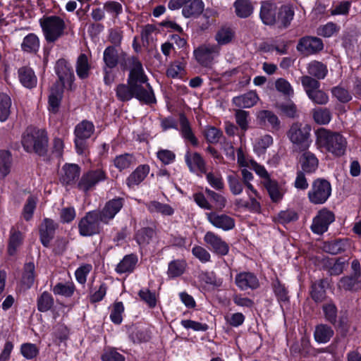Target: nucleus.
Masks as SVG:
<instances>
[{
    "instance_id": "55",
    "label": "nucleus",
    "mask_w": 361,
    "mask_h": 361,
    "mask_svg": "<svg viewBox=\"0 0 361 361\" xmlns=\"http://www.w3.org/2000/svg\"><path fill=\"white\" fill-rule=\"evenodd\" d=\"M313 118L317 123L319 125H326L330 122L331 115L327 109L318 108L314 109Z\"/></svg>"
},
{
    "instance_id": "58",
    "label": "nucleus",
    "mask_w": 361,
    "mask_h": 361,
    "mask_svg": "<svg viewBox=\"0 0 361 361\" xmlns=\"http://www.w3.org/2000/svg\"><path fill=\"white\" fill-rule=\"evenodd\" d=\"M300 80L307 96L320 87V83L319 81L310 76H302L301 77Z\"/></svg>"
},
{
    "instance_id": "4",
    "label": "nucleus",
    "mask_w": 361,
    "mask_h": 361,
    "mask_svg": "<svg viewBox=\"0 0 361 361\" xmlns=\"http://www.w3.org/2000/svg\"><path fill=\"white\" fill-rule=\"evenodd\" d=\"M310 125L299 122L292 124L287 135L296 150H307L312 144Z\"/></svg>"
},
{
    "instance_id": "59",
    "label": "nucleus",
    "mask_w": 361,
    "mask_h": 361,
    "mask_svg": "<svg viewBox=\"0 0 361 361\" xmlns=\"http://www.w3.org/2000/svg\"><path fill=\"white\" fill-rule=\"evenodd\" d=\"M54 300L50 293L44 292L37 300V307L40 312H47L51 309Z\"/></svg>"
},
{
    "instance_id": "44",
    "label": "nucleus",
    "mask_w": 361,
    "mask_h": 361,
    "mask_svg": "<svg viewBox=\"0 0 361 361\" xmlns=\"http://www.w3.org/2000/svg\"><path fill=\"white\" fill-rule=\"evenodd\" d=\"M234 37V32L230 27H221L215 35V39L219 47L230 43Z\"/></svg>"
},
{
    "instance_id": "35",
    "label": "nucleus",
    "mask_w": 361,
    "mask_h": 361,
    "mask_svg": "<svg viewBox=\"0 0 361 361\" xmlns=\"http://www.w3.org/2000/svg\"><path fill=\"white\" fill-rule=\"evenodd\" d=\"M294 10L290 5L282 6L279 12L276 21L283 27H288L293 19Z\"/></svg>"
},
{
    "instance_id": "46",
    "label": "nucleus",
    "mask_w": 361,
    "mask_h": 361,
    "mask_svg": "<svg viewBox=\"0 0 361 361\" xmlns=\"http://www.w3.org/2000/svg\"><path fill=\"white\" fill-rule=\"evenodd\" d=\"M23 235L20 231H13L11 233L8 253L9 255H14L23 242Z\"/></svg>"
},
{
    "instance_id": "15",
    "label": "nucleus",
    "mask_w": 361,
    "mask_h": 361,
    "mask_svg": "<svg viewBox=\"0 0 361 361\" xmlns=\"http://www.w3.org/2000/svg\"><path fill=\"white\" fill-rule=\"evenodd\" d=\"M322 49V41L314 37H302L297 45L298 51L306 55L315 54Z\"/></svg>"
},
{
    "instance_id": "7",
    "label": "nucleus",
    "mask_w": 361,
    "mask_h": 361,
    "mask_svg": "<svg viewBox=\"0 0 361 361\" xmlns=\"http://www.w3.org/2000/svg\"><path fill=\"white\" fill-rule=\"evenodd\" d=\"M331 194V185L322 178L316 179L308 192V199L314 204H322L326 202Z\"/></svg>"
},
{
    "instance_id": "64",
    "label": "nucleus",
    "mask_w": 361,
    "mask_h": 361,
    "mask_svg": "<svg viewBox=\"0 0 361 361\" xmlns=\"http://www.w3.org/2000/svg\"><path fill=\"white\" fill-rule=\"evenodd\" d=\"M227 180L229 189L233 195H238L242 193L243 190V186L238 177L233 175H229L227 177Z\"/></svg>"
},
{
    "instance_id": "62",
    "label": "nucleus",
    "mask_w": 361,
    "mask_h": 361,
    "mask_svg": "<svg viewBox=\"0 0 361 361\" xmlns=\"http://www.w3.org/2000/svg\"><path fill=\"white\" fill-rule=\"evenodd\" d=\"M205 192L214 203L216 209L221 211L226 207L227 200L223 195L210 189H206Z\"/></svg>"
},
{
    "instance_id": "18",
    "label": "nucleus",
    "mask_w": 361,
    "mask_h": 361,
    "mask_svg": "<svg viewBox=\"0 0 361 361\" xmlns=\"http://www.w3.org/2000/svg\"><path fill=\"white\" fill-rule=\"evenodd\" d=\"M236 286L243 290L255 289L259 283L257 276L251 272H241L235 279Z\"/></svg>"
},
{
    "instance_id": "19",
    "label": "nucleus",
    "mask_w": 361,
    "mask_h": 361,
    "mask_svg": "<svg viewBox=\"0 0 361 361\" xmlns=\"http://www.w3.org/2000/svg\"><path fill=\"white\" fill-rule=\"evenodd\" d=\"M185 159L190 171L206 173V163L200 154L197 152H187Z\"/></svg>"
},
{
    "instance_id": "20",
    "label": "nucleus",
    "mask_w": 361,
    "mask_h": 361,
    "mask_svg": "<svg viewBox=\"0 0 361 361\" xmlns=\"http://www.w3.org/2000/svg\"><path fill=\"white\" fill-rule=\"evenodd\" d=\"M299 151L303 152L299 159L302 171L308 173H314L319 166V160L315 154L307 149Z\"/></svg>"
},
{
    "instance_id": "37",
    "label": "nucleus",
    "mask_w": 361,
    "mask_h": 361,
    "mask_svg": "<svg viewBox=\"0 0 361 361\" xmlns=\"http://www.w3.org/2000/svg\"><path fill=\"white\" fill-rule=\"evenodd\" d=\"M12 157L6 150L0 151V180L4 179L11 172Z\"/></svg>"
},
{
    "instance_id": "2",
    "label": "nucleus",
    "mask_w": 361,
    "mask_h": 361,
    "mask_svg": "<svg viewBox=\"0 0 361 361\" xmlns=\"http://www.w3.org/2000/svg\"><path fill=\"white\" fill-rule=\"evenodd\" d=\"M316 145L318 148L325 149L334 156L340 157L345 152L347 141L340 133L320 128L316 132Z\"/></svg>"
},
{
    "instance_id": "39",
    "label": "nucleus",
    "mask_w": 361,
    "mask_h": 361,
    "mask_svg": "<svg viewBox=\"0 0 361 361\" xmlns=\"http://www.w3.org/2000/svg\"><path fill=\"white\" fill-rule=\"evenodd\" d=\"M116 96L121 101H128L133 97L136 98L137 92L135 89L133 88L131 85L121 84L116 87Z\"/></svg>"
},
{
    "instance_id": "25",
    "label": "nucleus",
    "mask_w": 361,
    "mask_h": 361,
    "mask_svg": "<svg viewBox=\"0 0 361 361\" xmlns=\"http://www.w3.org/2000/svg\"><path fill=\"white\" fill-rule=\"evenodd\" d=\"M63 96V87L55 85L51 87L49 96V111L52 114H56L59 111L61 101Z\"/></svg>"
},
{
    "instance_id": "33",
    "label": "nucleus",
    "mask_w": 361,
    "mask_h": 361,
    "mask_svg": "<svg viewBox=\"0 0 361 361\" xmlns=\"http://www.w3.org/2000/svg\"><path fill=\"white\" fill-rule=\"evenodd\" d=\"M307 73L318 80L324 79L327 73L328 68L322 62L312 61L307 64Z\"/></svg>"
},
{
    "instance_id": "42",
    "label": "nucleus",
    "mask_w": 361,
    "mask_h": 361,
    "mask_svg": "<svg viewBox=\"0 0 361 361\" xmlns=\"http://www.w3.org/2000/svg\"><path fill=\"white\" fill-rule=\"evenodd\" d=\"M185 63L183 61H176L169 65L166 75L172 78H182L185 74Z\"/></svg>"
},
{
    "instance_id": "10",
    "label": "nucleus",
    "mask_w": 361,
    "mask_h": 361,
    "mask_svg": "<svg viewBox=\"0 0 361 361\" xmlns=\"http://www.w3.org/2000/svg\"><path fill=\"white\" fill-rule=\"evenodd\" d=\"M55 71L60 81V84L56 85L71 90L74 80V74L68 61L65 59L58 60L56 63Z\"/></svg>"
},
{
    "instance_id": "1",
    "label": "nucleus",
    "mask_w": 361,
    "mask_h": 361,
    "mask_svg": "<svg viewBox=\"0 0 361 361\" xmlns=\"http://www.w3.org/2000/svg\"><path fill=\"white\" fill-rule=\"evenodd\" d=\"M129 63L130 67L128 83L138 91L136 99L147 104L155 103L153 90L147 82V77L145 74L142 63L135 58L130 59Z\"/></svg>"
},
{
    "instance_id": "32",
    "label": "nucleus",
    "mask_w": 361,
    "mask_h": 361,
    "mask_svg": "<svg viewBox=\"0 0 361 361\" xmlns=\"http://www.w3.org/2000/svg\"><path fill=\"white\" fill-rule=\"evenodd\" d=\"M137 262V257L135 255H128L118 264L116 271L118 274L132 272Z\"/></svg>"
},
{
    "instance_id": "53",
    "label": "nucleus",
    "mask_w": 361,
    "mask_h": 361,
    "mask_svg": "<svg viewBox=\"0 0 361 361\" xmlns=\"http://www.w3.org/2000/svg\"><path fill=\"white\" fill-rule=\"evenodd\" d=\"M347 247H348V243L347 240H339L327 243L325 245L324 249L326 252L332 255H337L343 251H345Z\"/></svg>"
},
{
    "instance_id": "22",
    "label": "nucleus",
    "mask_w": 361,
    "mask_h": 361,
    "mask_svg": "<svg viewBox=\"0 0 361 361\" xmlns=\"http://www.w3.org/2000/svg\"><path fill=\"white\" fill-rule=\"evenodd\" d=\"M276 6L270 1L262 3L260 9V18L264 24L271 25L276 22Z\"/></svg>"
},
{
    "instance_id": "13",
    "label": "nucleus",
    "mask_w": 361,
    "mask_h": 361,
    "mask_svg": "<svg viewBox=\"0 0 361 361\" xmlns=\"http://www.w3.org/2000/svg\"><path fill=\"white\" fill-rule=\"evenodd\" d=\"M207 221L215 228L221 229L224 231H231L235 226V219L225 214H218L215 212H211L206 214Z\"/></svg>"
},
{
    "instance_id": "17",
    "label": "nucleus",
    "mask_w": 361,
    "mask_h": 361,
    "mask_svg": "<svg viewBox=\"0 0 361 361\" xmlns=\"http://www.w3.org/2000/svg\"><path fill=\"white\" fill-rule=\"evenodd\" d=\"M80 168L74 164H65L61 171L60 181L64 185H73L80 176Z\"/></svg>"
},
{
    "instance_id": "63",
    "label": "nucleus",
    "mask_w": 361,
    "mask_h": 361,
    "mask_svg": "<svg viewBox=\"0 0 361 361\" xmlns=\"http://www.w3.org/2000/svg\"><path fill=\"white\" fill-rule=\"evenodd\" d=\"M20 352L26 359H32L37 355L39 350L35 344L27 343L21 345Z\"/></svg>"
},
{
    "instance_id": "5",
    "label": "nucleus",
    "mask_w": 361,
    "mask_h": 361,
    "mask_svg": "<svg viewBox=\"0 0 361 361\" xmlns=\"http://www.w3.org/2000/svg\"><path fill=\"white\" fill-rule=\"evenodd\" d=\"M39 23L45 39L54 42L60 38L66 27L64 20L56 16H45L39 20Z\"/></svg>"
},
{
    "instance_id": "3",
    "label": "nucleus",
    "mask_w": 361,
    "mask_h": 361,
    "mask_svg": "<svg viewBox=\"0 0 361 361\" xmlns=\"http://www.w3.org/2000/svg\"><path fill=\"white\" fill-rule=\"evenodd\" d=\"M47 142L46 133L34 128H27L22 137V145L27 152L44 153Z\"/></svg>"
},
{
    "instance_id": "41",
    "label": "nucleus",
    "mask_w": 361,
    "mask_h": 361,
    "mask_svg": "<svg viewBox=\"0 0 361 361\" xmlns=\"http://www.w3.org/2000/svg\"><path fill=\"white\" fill-rule=\"evenodd\" d=\"M264 185L273 202H279L282 199L284 192L276 181L271 180Z\"/></svg>"
},
{
    "instance_id": "51",
    "label": "nucleus",
    "mask_w": 361,
    "mask_h": 361,
    "mask_svg": "<svg viewBox=\"0 0 361 361\" xmlns=\"http://www.w3.org/2000/svg\"><path fill=\"white\" fill-rule=\"evenodd\" d=\"M90 66L87 57L85 54H80L77 61L76 72L79 78H85L89 75Z\"/></svg>"
},
{
    "instance_id": "30",
    "label": "nucleus",
    "mask_w": 361,
    "mask_h": 361,
    "mask_svg": "<svg viewBox=\"0 0 361 361\" xmlns=\"http://www.w3.org/2000/svg\"><path fill=\"white\" fill-rule=\"evenodd\" d=\"M18 78L21 84L27 88H33L37 82V77L34 71L27 67H23L18 70Z\"/></svg>"
},
{
    "instance_id": "45",
    "label": "nucleus",
    "mask_w": 361,
    "mask_h": 361,
    "mask_svg": "<svg viewBox=\"0 0 361 361\" xmlns=\"http://www.w3.org/2000/svg\"><path fill=\"white\" fill-rule=\"evenodd\" d=\"M206 176V179L209 185L216 189V190H221L224 187V183L223 180L222 176L221 173L218 171H209L204 173Z\"/></svg>"
},
{
    "instance_id": "57",
    "label": "nucleus",
    "mask_w": 361,
    "mask_h": 361,
    "mask_svg": "<svg viewBox=\"0 0 361 361\" xmlns=\"http://www.w3.org/2000/svg\"><path fill=\"white\" fill-rule=\"evenodd\" d=\"M118 53L114 47H109L104 51V61L109 68L115 67L118 63Z\"/></svg>"
},
{
    "instance_id": "61",
    "label": "nucleus",
    "mask_w": 361,
    "mask_h": 361,
    "mask_svg": "<svg viewBox=\"0 0 361 361\" xmlns=\"http://www.w3.org/2000/svg\"><path fill=\"white\" fill-rule=\"evenodd\" d=\"M37 204V198L34 196H30L24 206L23 211V217L25 220L29 221L32 219Z\"/></svg>"
},
{
    "instance_id": "50",
    "label": "nucleus",
    "mask_w": 361,
    "mask_h": 361,
    "mask_svg": "<svg viewBox=\"0 0 361 361\" xmlns=\"http://www.w3.org/2000/svg\"><path fill=\"white\" fill-rule=\"evenodd\" d=\"M75 291V286L72 282L59 283L53 288V292L55 295H59L64 297H71Z\"/></svg>"
},
{
    "instance_id": "14",
    "label": "nucleus",
    "mask_w": 361,
    "mask_h": 361,
    "mask_svg": "<svg viewBox=\"0 0 361 361\" xmlns=\"http://www.w3.org/2000/svg\"><path fill=\"white\" fill-rule=\"evenodd\" d=\"M204 240L217 255H226L229 251L228 245L214 232H207L204 236Z\"/></svg>"
},
{
    "instance_id": "54",
    "label": "nucleus",
    "mask_w": 361,
    "mask_h": 361,
    "mask_svg": "<svg viewBox=\"0 0 361 361\" xmlns=\"http://www.w3.org/2000/svg\"><path fill=\"white\" fill-rule=\"evenodd\" d=\"M275 88L280 93L287 97H293L294 90L290 83L284 78H280L275 81Z\"/></svg>"
},
{
    "instance_id": "36",
    "label": "nucleus",
    "mask_w": 361,
    "mask_h": 361,
    "mask_svg": "<svg viewBox=\"0 0 361 361\" xmlns=\"http://www.w3.org/2000/svg\"><path fill=\"white\" fill-rule=\"evenodd\" d=\"M147 207L151 213H159L162 216H171L174 213V209L171 206L158 201L149 202Z\"/></svg>"
},
{
    "instance_id": "48",
    "label": "nucleus",
    "mask_w": 361,
    "mask_h": 361,
    "mask_svg": "<svg viewBox=\"0 0 361 361\" xmlns=\"http://www.w3.org/2000/svg\"><path fill=\"white\" fill-rule=\"evenodd\" d=\"M35 281V264L33 262H28L25 264L24 271L22 277V283L26 288H30Z\"/></svg>"
},
{
    "instance_id": "24",
    "label": "nucleus",
    "mask_w": 361,
    "mask_h": 361,
    "mask_svg": "<svg viewBox=\"0 0 361 361\" xmlns=\"http://www.w3.org/2000/svg\"><path fill=\"white\" fill-rule=\"evenodd\" d=\"M55 229L56 224L54 221L49 219H45L44 220L40 226L39 233L42 243L44 246H48L50 240L54 236Z\"/></svg>"
},
{
    "instance_id": "27",
    "label": "nucleus",
    "mask_w": 361,
    "mask_h": 361,
    "mask_svg": "<svg viewBox=\"0 0 361 361\" xmlns=\"http://www.w3.org/2000/svg\"><path fill=\"white\" fill-rule=\"evenodd\" d=\"M233 7L235 15L240 18L250 17L254 11V6L250 0H235Z\"/></svg>"
},
{
    "instance_id": "56",
    "label": "nucleus",
    "mask_w": 361,
    "mask_h": 361,
    "mask_svg": "<svg viewBox=\"0 0 361 361\" xmlns=\"http://www.w3.org/2000/svg\"><path fill=\"white\" fill-rule=\"evenodd\" d=\"M133 157L130 154H124L116 156L114 159V165L119 171H123L130 167L133 163Z\"/></svg>"
},
{
    "instance_id": "16",
    "label": "nucleus",
    "mask_w": 361,
    "mask_h": 361,
    "mask_svg": "<svg viewBox=\"0 0 361 361\" xmlns=\"http://www.w3.org/2000/svg\"><path fill=\"white\" fill-rule=\"evenodd\" d=\"M123 202L122 198H114L107 202L103 209L99 212V219L102 223L107 224L113 219L116 214L123 207Z\"/></svg>"
},
{
    "instance_id": "12",
    "label": "nucleus",
    "mask_w": 361,
    "mask_h": 361,
    "mask_svg": "<svg viewBox=\"0 0 361 361\" xmlns=\"http://www.w3.org/2000/svg\"><path fill=\"white\" fill-rule=\"evenodd\" d=\"M106 178V173L102 169L90 171L82 175L78 183V188L81 190L87 192L99 182L104 180Z\"/></svg>"
},
{
    "instance_id": "29",
    "label": "nucleus",
    "mask_w": 361,
    "mask_h": 361,
    "mask_svg": "<svg viewBox=\"0 0 361 361\" xmlns=\"http://www.w3.org/2000/svg\"><path fill=\"white\" fill-rule=\"evenodd\" d=\"M274 140L271 135L265 134L256 137L253 142V150L258 156L265 154L267 149L272 145Z\"/></svg>"
},
{
    "instance_id": "28",
    "label": "nucleus",
    "mask_w": 361,
    "mask_h": 361,
    "mask_svg": "<svg viewBox=\"0 0 361 361\" xmlns=\"http://www.w3.org/2000/svg\"><path fill=\"white\" fill-rule=\"evenodd\" d=\"M334 331L333 329L326 324H319L316 326L314 337L318 343H326L333 337Z\"/></svg>"
},
{
    "instance_id": "52",
    "label": "nucleus",
    "mask_w": 361,
    "mask_h": 361,
    "mask_svg": "<svg viewBox=\"0 0 361 361\" xmlns=\"http://www.w3.org/2000/svg\"><path fill=\"white\" fill-rule=\"evenodd\" d=\"M154 235L153 229L144 228L137 231L135 238L140 245L145 246L150 243Z\"/></svg>"
},
{
    "instance_id": "6",
    "label": "nucleus",
    "mask_w": 361,
    "mask_h": 361,
    "mask_svg": "<svg viewBox=\"0 0 361 361\" xmlns=\"http://www.w3.org/2000/svg\"><path fill=\"white\" fill-rule=\"evenodd\" d=\"M221 47L215 44L204 42L193 51V56L197 62L202 66L210 67L220 55Z\"/></svg>"
},
{
    "instance_id": "38",
    "label": "nucleus",
    "mask_w": 361,
    "mask_h": 361,
    "mask_svg": "<svg viewBox=\"0 0 361 361\" xmlns=\"http://www.w3.org/2000/svg\"><path fill=\"white\" fill-rule=\"evenodd\" d=\"M187 264L185 260L176 259L169 264L167 274L170 278H175L182 275L186 268Z\"/></svg>"
},
{
    "instance_id": "40",
    "label": "nucleus",
    "mask_w": 361,
    "mask_h": 361,
    "mask_svg": "<svg viewBox=\"0 0 361 361\" xmlns=\"http://www.w3.org/2000/svg\"><path fill=\"white\" fill-rule=\"evenodd\" d=\"M180 131L182 136L189 140L192 145H196L197 144V139L194 136L190 123L185 116L180 115Z\"/></svg>"
},
{
    "instance_id": "8",
    "label": "nucleus",
    "mask_w": 361,
    "mask_h": 361,
    "mask_svg": "<svg viewBox=\"0 0 361 361\" xmlns=\"http://www.w3.org/2000/svg\"><path fill=\"white\" fill-rule=\"evenodd\" d=\"M94 132L93 123L88 121H82L75 128V145L77 152L82 154L86 148L85 140L90 138Z\"/></svg>"
},
{
    "instance_id": "9",
    "label": "nucleus",
    "mask_w": 361,
    "mask_h": 361,
    "mask_svg": "<svg viewBox=\"0 0 361 361\" xmlns=\"http://www.w3.org/2000/svg\"><path fill=\"white\" fill-rule=\"evenodd\" d=\"M99 214L98 212H88L79 222V233L82 236H90L100 230Z\"/></svg>"
},
{
    "instance_id": "11",
    "label": "nucleus",
    "mask_w": 361,
    "mask_h": 361,
    "mask_svg": "<svg viewBox=\"0 0 361 361\" xmlns=\"http://www.w3.org/2000/svg\"><path fill=\"white\" fill-rule=\"evenodd\" d=\"M335 220L334 214L326 209H322L313 219L311 229L316 234H322L328 230L329 226Z\"/></svg>"
},
{
    "instance_id": "34",
    "label": "nucleus",
    "mask_w": 361,
    "mask_h": 361,
    "mask_svg": "<svg viewBox=\"0 0 361 361\" xmlns=\"http://www.w3.org/2000/svg\"><path fill=\"white\" fill-rule=\"evenodd\" d=\"M204 8V4L202 0H193L183 7L182 13L185 18L197 17L203 12Z\"/></svg>"
},
{
    "instance_id": "47",
    "label": "nucleus",
    "mask_w": 361,
    "mask_h": 361,
    "mask_svg": "<svg viewBox=\"0 0 361 361\" xmlns=\"http://www.w3.org/2000/svg\"><path fill=\"white\" fill-rule=\"evenodd\" d=\"M11 99L4 93H0V121H5L11 113Z\"/></svg>"
},
{
    "instance_id": "26",
    "label": "nucleus",
    "mask_w": 361,
    "mask_h": 361,
    "mask_svg": "<svg viewBox=\"0 0 361 361\" xmlns=\"http://www.w3.org/2000/svg\"><path fill=\"white\" fill-rule=\"evenodd\" d=\"M361 287V277L351 275L342 277L338 283V288L345 291H357Z\"/></svg>"
},
{
    "instance_id": "43",
    "label": "nucleus",
    "mask_w": 361,
    "mask_h": 361,
    "mask_svg": "<svg viewBox=\"0 0 361 361\" xmlns=\"http://www.w3.org/2000/svg\"><path fill=\"white\" fill-rule=\"evenodd\" d=\"M24 51L36 52L39 48V40L36 35L30 33L25 36L21 44Z\"/></svg>"
},
{
    "instance_id": "31",
    "label": "nucleus",
    "mask_w": 361,
    "mask_h": 361,
    "mask_svg": "<svg viewBox=\"0 0 361 361\" xmlns=\"http://www.w3.org/2000/svg\"><path fill=\"white\" fill-rule=\"evenodd\" d=\"M149 172V167L147 165L139 166L127 178L128 187H133L140 184Z\"/></svg>"
},
{
    "instance_id": "21",
    "label": "nucleus",
    "mask_w": 361,
    "mask_h": 361,
    "mask_svg": "<svg viewBox=\"0 0 361 361\" xmlns=\"http://www.w3.org/2000/svg\"><path fill=\"white\" fill-rule=\"evenodd\" d=\"M259 97L255 91L251 90L233 98V103L239 108H251L255 106Z\"/></svg>"
},
{
    "instance_id": "23",
    "label": "nucleus",
    "mask_w": 361,
    "mask_h": 361,
    "mask_svg": "<svg viewBox=\"0 0 361 361\" xmlns=\"http://www.w3.org/2000/svg\"><path fill=\"white\" fill-rule=\"evenodd\" d=\"M257 119L259 124L269 126L273 129H279L280 121L276 115L268 110H262L257 112Z\"/></svg>"
},
{
    "instance_id": "49",
    "label": "nucleus",
    "mask_w": 361,
    "mask_h": 361,
    "mask_svg": "<svg viewBox=\"0 0 361 361\" xmlns=\"http://www.w3.org/2000/svg\"><path fill=\"white\" fill-rule=\"evenodd\" d=\"M326 283V281L321 280L312 284L311 296L315 302H319L324 300L326 296V291L324 289Z\"/></svg>"
},
{
    "instance_id": "60",
    "label": "nucleus",
    "mask_w": 361,
    "mask_h": 361,
    "mask_svg": "<svg viewBox=\"0 0 361 361\" xmlns=\"http://www.w3.org/2000/svg\"><path fill=\"white\" fill-rule=\"evenodd\" d=\"M124 307L121 302H115L112 307L110 319L114 324H119L123 320Z\"/></svg>"
}]
</instances>
